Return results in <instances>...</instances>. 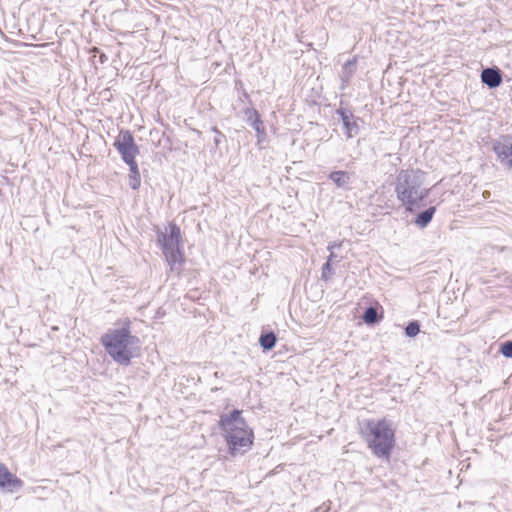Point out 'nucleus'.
Here are the masks:
<instances>
[{
  "mask_svg": "<svg viewBox=\"0 0 512 512\" xmlns=\"http://www.w3.org/2000/svg\"><path fill=\"white\" fill-rule=\"evenodd\" d=\"M102 344L111 358L120 365H129L139 348V338L131 334L129 327H122L102 336Z\"/></svg>",
  "mask_w": 512,
  "mask_h": 512,
  "instance_id": "obj_4",
  "label": "nucleus"
},
{
  "mask_svg": "<svg viewBox=\"0 0 512 512\" xmlns=\"http://www.w3.org/2000/svg\"><path fill=\"white\" fill-rule=\"evenodd\" d=\"M356 64L357 57H353L352 59H349L343 64L342 71L340 74V78L342 81V89H344L348 85L349 81L353 77L356 70Z\"/></svg>",
  "mask_w": 512,
  "mask_h": 512,
  "instance_id": "obj_13",
  "label": "nucleus"
},
{
  "mask_svg": "<svg viewBox=\"0 0 512 512\" xmlns=\"http://www.w3.org/2000/svg\"><path fill=\"white\" fill-rule=\"evenodd\" d=\"M435 212H436L435 206H430L429 208L420 212L414 220L415 225H417L419 228L427 227L429 225V223L432 221Z\"/></svg>",
  "mask_w": 512,
  "mask_h": 512,
  "instance_id": "obj_14",
  "label": "nucleus"
},
{
  "mask_svg": "<svg viewBox=\"0 0 512 512\" xmlns=\"http://www.w3.org/2000/svg\"><path fill=\"white\" fill-rule=\"evenodd\" d=\"M502 80L501 70L497 67H488L483 69L481 72L482 83L490 89H494L500 86Z\"/></svg>",
  "mask_w": 512,
  "mask_h": 512,
  "instance_id": "obj_11",
  "label": "nucleus"
},
{
  "mask_svg": "<svg viewBox=\"0 0 512 512\" xmlns=\"http://www.w3.org/2000/svg\"><path fill=\"white\" fill-rule=\"evenodd\" d=\"M246 122L256 131L258 143L266 138V131L260 114L254 108L244 109Z\"/></svg>",
  "mask_w": 512,
  "mask_h": 512,
  "instance_id": "obj_10",
  "label": "nucleus"
},
{
  "mask_svg": "<svg viewBox=\"0 0 512 512\" xmlns=\"http://www.w3.org/2000/svg\"><path fill=\"white\" fill-rule=\"evenodd\" d=\"M500 353L506 358H512V340L501 344Z\"/></svg>",
  "mask_w": 512,
  "mask_h": 512,
  "instance_id": "obj_20",
  "label": "nucleus"
},
{
  "mask_svg": "<svg viewBox=\"0 0 512 512\" xmlns=\"http://www.w3.org/2000/svg\"><path fill=\"white\" fill-rule=\"evenodd\" d=\"M334 274V269L329 262H326L322 267L321 278L324 281H329L331 276Z\"/></svg>",
  "mask_w": 512,
  "mask_h": 512,
  "instance_id": "obj_19",
  "label": "nucleus"
},
{
  "mask_svg": "<svg viewBox=\"0 0 512 512\" xmlns=\"http://www.w3.org/2000/svg\"><path fill=\"white\" fill-rule=\"evenodd\" d=\"M105 60H106V56L104 54H101V56H100L101 63H104Z\"/></svg>",
  "mask_w": 512,
  "mask_h": 512,
  "instance_id": "obj_25",
  "label": "nucleus"
},
{
  "mask_svg": "<svg viewBox=\"0 0 512 512\" xmlns=\"http://www.w3.org/2000/svg\"><path fill=\"white\" fill-rule=\"evenodd\" d=\"M277 337L273 331L260 335L259 343L264 351L272 350L276 344Z\"/></svg>",
  "mask_w": 512,
  "mask_h": 512,
  "instance_id": "obj_16",
  "label": "nucleus"
},
{
  "mask_svg": "<svg viewBox=\"0 0 512 512\" xmlns=\"http://www.w3.org/2000/svg\"><path fill=\"white\" fill-rule=\"evenodd\" d=\"M224 139H225V135L221 132L214 136L213 142L216 147H219Z\"/></svg>",
  "mask_w": 512,
  "mask_h": 512,
  "instance_id": "obj_21",
  "label": "nucleus"
},
{
  "mask_svg": "<svg viewBox=\"0 0 512 512\" xmlns=\"http://www.w3.org/2000/svg\"><path fill=\"white\" fill-rule=\"evenodd\" d=\"M336 113L342 120L347 138L356 136L360 130L358 125L359 118L355 117L351 110L343 107L337 109Z\"/></svg>",
  "mask_w": 512,
  "mask_h": 512,
  "instance_id": "obj_9",
  "label": "nucleus"
},
{
  "mask_svg": "<svg viewBox=\"0 0 512 512\" xmlns=\"http://www.w3.org/2000/svg\"><path fill=\"white\" fill-rule=\"evenodd\" d=\"M420 332V324L418 321H411L405 327V335L409 338L415 337Z\"/></svg>",
  "mask_w": 512,
  "mask_h": 512,
  "instance_id": "obj_18",
  "label": "nucleus"
},
{
  "mask_svg": "<svg viewBox=\"0 0 512 512\" xmlns=\"http://www.w3.org/2000/svg\"><path fill=\"white\" fill-rule=\"evenodd\" d=\"M157 242L160 245L162 252L165 255V258L171 267L174 264L181 262V231L176 224H169V233L158 231Z\"/></svg>",
  "mask_w": 512,
  "mask_h": 512,
  "instance_id": "obj_5",
  "label": "nucleus"
},
{
  "mask_svg": "<svg viewBox=\"0 0 512 512\" xmlns=\"http://www.w3.org/2000/svg\"><path fill=\"white\" fill-rule=\"evenodd\" d=\"M362 319L368 325L377 323L379 321L377 309L373 306L367 307L363 313Z\"/></svg>",
  "mask_w": 512,
  "mask_h": 512,
  "instance_id": "obj_17",
  "label": "nucleus"
},
{
  "mask_svg": "<svg viewBox=\"0 0 512 512\" xmlns=\"http://www.w3.org/2000/svg\"><path fill=\"white\" fill-rule=\"evenodd\" d=\"M361 435L376 457L390 459L396 442L391 420L387 418L368 419L365 421V427L361 429Z\"/></svg>",
  "mask_w": 512,
  "mask_h": 512,
  "instance_id": "obj_3",
  "label": "nucleus"
},
{
  "mask_svg": "<svg viewBox=\"0 0 512 512\" xmlns=\"http://www.w3.org/2000/svg\"><path fill=\"white\" fill-rule=\"evenodd\" d=\"M129 166V186L133 190H137L141 185V176L137 162L127 164Z\"/></svg>",
  "mask_w": 512,
  "mask_h": 512,
  "instance_id": "obj_15",
  "label": "nucleus"
},
{
  "mask_svg": "<svg viewBox=\"0 0 512 512\" xmlns=\"http://www.w3.org/2000/svg\"><path fill=\"white\" fill-rule=\"evenodd\" d=\"M334 257H335L334 252H330V255H329L328 259H327V262H329L331 264V262H332Z\"/></svg>",
  "mask_w": 512,
  "mask_h": 512,
  "instance_id": "obj_24",
  "label": "nucleus"
},
{
  "mask_svg": "<svg viewBox=\"0 0 512 512\" xmlns=\"http://www.w3.org/2000/svg\"><path fill=\"white\" fill-rule=\"evenodd\" d=\"M210 130L216 135L218 133H221V131L216 127V126H212L210 128Z\"/></svg>",
  "mask_w": 512,
  "mask_h": 512,
  "instance_id": "obj_23",
  "label": "nucleus"
},
{
  "mask_svg": "<svg viewBox=\"0 0 512 512\" xmlns=\"http://www.w3.org/2000/svg\"><path fill=\"white\" fill-rule=\"evenodd\" d=\"M219 427L227 443L231 455H241L251 449L253 431L242 417V411L234 409L229 414H222Z\"/></svg>",
  "mask_w": 512,
  "mask_h": 512,
  "instance_id": "obj_2",
  "label": "nucleus"
},
{
  "mask_svg": "<svg viewBox=\"0 0 512 512\" xmlns=\"http://www.w3.org/2000/svg\"><path fill=\"white\" fill-rule=\"evenodd\" d=\"M22 486L23 481L11 473L3 463H0V490L13 493L22 488Z\"/></svg>",
  "mask_w": 512,
  "mask_h": 512,
  "instance_id": "obj_8",
  "label": "nucleus"
},
{
  "mask_svg": "<svg viewBox=\"0 0 512 512\" xmlns=\"http://www.w3.org/2000/svg\"><path fill=\"white\" fill-rule=\"evenodd\" d=\"M338 188L349 189L351 184V174L347 171H333L328 176Z\"/></svg>",
  "mask_w": 512,
  "mask_h": 512,
  "instance_id": "obj_12",
  "label": "nucleus"
},
{
  "mask_svg": "<svg viewBox=\"0 0 512 512\" xmlns=\"http://www.w3.org/2000/svg\"><path fill=\"white\" fill-rule=\"evenodd\" d=\"M424 183L425 173L420 169H402L398 172L394 191L406 211L413 212L428 197L430 189Z\"/></svg>",
  "mask_w": 512,
  "mask_h": 512,
  "instance_id": "obj_1",
  "label": "nucleus"
},
{
  "mask_svg": "<svg viewBox=\"0 0 512 512\" xmlns=\"http://www.w3.org/2000/svg\"><path fill=\"white\" fill-rule=\"evenodd\" d=\"M340 246H341V244H337V243L333 242V243H330V244L328 245L327 249H328L330 252H333V249H334V248H336V247H340Z\"/></svg>",
  "mask_w": 512,
  "mask_h": 512,
  "instance_id": "obj_22",
  "label": "nucleus"
},
{
  "mask_svg": "<svg viewBox=\"0 0 512 512\" xmlns=\"http://www.w3.org/2000/svg\"><path fill=\"white\" fill-rule=\"evenodd\" d=\"M114 146L126 164L135 162V157L140 152L139 147L135 144L133 134L129 130L120 131Z\"/></svg>",
  "mask_w": 512,
  "mask_h": 512,
  "instance_id": "obj_6",
  "label": "nucleus"
},
{
  "mask_svg": "<svg viewBox=\"0 0 512 512\" xmlns=\"http://www.w3.org/2000/svg\"><path fill=\"white\" fill-rule=\"evenodd\" d=\"M497 160L507 169H512V136L505 135L493 142Z\"/></svg>",
  "mask_w": 512,
  "mask_h": 512,
  "instance_id": "obj_7",
  "label": "nucleus"
}]
</instances>
